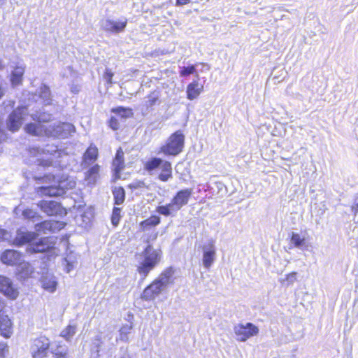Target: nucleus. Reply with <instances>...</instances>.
I'll return each instance as SVG.
<instances>
[{"label": "nucleus", "instance_id": "obj_36", "mask_svg": "<svg viewBox=\"0 0 358 358\" xmlns=\"http://www.w3.org/2000/svg\"><path fill=\"white\" fill-rule=\"evenodd\" d=\"M128 187L131 189H148V185L145 184L143 180H137L135 181L128 185Z\"/></svg>", "mask_w": 358, "mask_h": 358}, {"label": "nucleus", "instance_id": "obj_46", "mask_svg": "<svg viewBox=\"0 0 358 358\" xmlns=\"http://www.w3.org/2000/svg\"><path fill=\"white\" fill-rule=\"evenodd\" d=\"M50 224H51V222L50 221H45L43 223H41V224L45 225V226L50 225Z\"/></svg>", "mask_w": 358, "mask_h": 358}, {"label": "nucleus", "instance_id": "obj_45", "mask_svg": "<svg viewBox=\"0 0 358 358\" xmlns=\"http://www.w3.org/2000/svg\"><path fill=\"white\" fill-rule=\"evenodd\" d=\"M6 138V135L4 131L0 129V143L4 141Z\"/></svg>", "mask_w": 358, "mask_h": 358}, {"label": "nucleus", "instance_id": "obj_38", "mask_svg": "<svg viewBox=\"0 0 358 358\" xmlns=\"http://www.w3.org/2000/svg\"><path fill=\"white\" fill-rule=\"evenodd\" d=\"M8 352V345L6 343H0V358H6Z\"/></svg>", "mask_w": 358, "mask_h": 358}, {"label": "nucleus", "instance_id": "obj_23", "mask_svg": "<svg viewBox=\"0 0 358 358\" xmlns=\"http://www.w3.org/2000/svg\"><path fill=\"white\" fill-rule=\"evenodd\" d=\"M174 270L171 267L166 268L159 275L158 278L155 280L161 284L164 288L169 284H173L174 281L173 278Z\"/></svg>", "mask_w": 358, "mask_h": 358}, {"label": "nucleus", "instance_id": "obj_2", "mask_svg": "<svg viewBox=\"0 0 358 358\" xmlns=\"http://www.w3.org/2000/svg\"><path fill=\"white\" fill-rule=\"evenodd\" d=\"M162 251L155 250L151 245H148L143 251V260L136 267V271L145 279L149 273L160 262Z\"/></svg>", "mask_w": 358, "mask_h": 358}, {"label": "nucleus", "instance_id": "obj_12", "mask_svg": "<svg viewBox=\"0 0 358 358\" xmlns=\"http://www.w3.org/2000/svg\"><path fill=\"white\" fill-rule=\"evenodd\" d=\"M115 180L120 178L121 171L125 168L124 152L122 148L117 149L114 158L112 161Z\"/></svg>", "mask_w": 358, "mask_h": 358}, {"label": "nucleus", "instance_id": "obj_43", "mask_svg": "<svg viewBox=\"0 0 358 358\" xmlns=\"http://www.w3.org/2000/svg\"><path fill=\"white\" fill-rule=\"evenodd\" d=\"M55 358H66L67 357V352H56L54 353Z\"/></svg>", "mask_w": 358, "mask_h": 358}, {"label": "nucleus", "instance_id": "obj_3", "mask_svg": "<svg viewBox=\"0 0 358 358\" xmlns=\"http://www.w3.org/2000/svg\"><path fill=\"white\" fill-rule=\"evenodd\" d=\"M143 169L149 173H152L157 169L160 170L157 178L162 182H167L173 178L171 163L157 157L148 159L143 164Z\"/></svg>", "mask_w": 358, "mask_h": 358}, {"label": "nucleus", "instance_id": "obj_41", "mask_svg": "<svg viewBox=\"0 0 358 358\" xmlns=\"http://www.w3.org/2000/svg\"><path fill=\"white\" fill-rule=\"evenodd\" d=\"M52 164V160L50 159H40L38 160V164L39 166H42L44 167H48L50 166Z\"/></svg>", "mask_w": 358, "mask_h": 358}, {"label": "nucleus", "instance_id": "obj_48", "mask_svg": "<svg viewBox=\"0 0 358 358\" xmlns=\"http://www.w3.org/2000/svg\"><path fill=\"white\" fill-rule=\"evenodd\" d=\"M157 237V233H155L152 236V240H155Z\"/></svg>", "mask_w": 358, "mask_h": 358}, {"label": "nucleus", "instance_id": "obj_47", "mask_svg": "<svg viewBox=\"0 0 358 358\" xmlns=\"http://www.w3.org/2000/svg\"><path fill=\"white\" fill-rule=\"evenodd\" d=\"M3 90L1 87V86L0 85V99L3 96Z\"/></svg>", "mask_w": 358, "mask_h": 358}, {"label": "nucleus", "instance_id": "obj_34", "mask_svg": "<svg viewBox=\"0 0 358 358\" xmlns=\"http://www.w3.org/2000/svg\"><path fill=\"white\" fill-rule=\"evenodd\" d=\"M196 72L195 65H189L188 66L183 67L180 71V76H188L189 75L194 74Z\"/></svg>", "mask_w": 358, "mask_h": 358}, {"label": "nucleus", "instance_id": "obj_15", "mask_svg": "<svg viewBox=\"0 0 358 358\" xmlns=\"http://www.w3.org/2000/svg\"><path fill=\"white\" fill-rule=\"evenodd\" d=\"M22 254L14 250H6L1 255L2 263L9 266L16 265L20 263Z\"/></svg>", "mask_w": 358, "mask_h": 358}, {"label": "nucleus", "instance_id": "obj_5", "mask_svg": "<svg viewBox=\"0 0 358 358\" xmlns=\"http://www.w3.org/2000/svg\"><path fill=\"white\" fill-rule=\"evenodd\" d=\"M38 206L48 216H65L67 214V210L55 201L42 200Z\"/></svg>", "mask_w": 358, "mask_h": 358}, {"label": "nucleus", "instance_id": "obj_25", "mask_svg": "<svg viewBox=\"0 0 358 358\" xmlns=\"http://www.w3.org/2000/svg\"><path fill=\"white\" fill-rule=\"evenodd\" d=\"M161 222V218L158 215H152L148 218L141 221L139 224L142 231L148 230L152 227H155Z\"/></svg>", "mask_w": 358, "mask_h": 358}, {"label": "nucleus", "instance_id": "obj_16", "mask_svg": "<svg viewBox=\"0 0 358 358\" xmlns=\"http://www.w3.org/2000/svg\"><path fill=\"white\" fill-rule=\"evenodd\" d=\"M99 158L98 148L93 143H91L83 155V164L89 166L94 163Z\"/></svg>", "mask_w": 358, "mask_h": 358}, {"label": "nucleus", "instance_id": "obj_31", "mask_svg": "<svg viewBox=\"0 0 358 358\" xmlns=\"http://www.w3.org/2000/svg\"><path fill=\"white\" fill-rule=\"evenodd\" d=\"M121 208L119 207H114L113 208L110 220L113 226L117 227L121 218Z\"/></svg>", "mask_w": 358, "mask_h": 358}, {"label": "nucleus", "instance_id": "obj_42", "mask_svg": "<svg viewBox=\"0 0 358 358\" xmlns=\"http://www.w3.org/2000/svg\"><path fill=\"white\" fill-rule=\"evenodd\" d=\"M192 2V0H176V6H182L189 4Z\"/></svg>", "mask_w": 358, "mask_h": 358}, {"label": "nucleus", "instance_id": "obj_1", "mask_svg": "<svg viewBox=\"0 0 358 358\" xmlns=\"http://www.w3.org/2000/svg\"><path fill=\"white\" fill-rule=\"evenodd\" d=\"M35 180L43 184L41 187L36 188V193L41 196L56 197L64 195L66 190L60 186L61 180L57 176L49 173L41 177H36Z\"/></svg>", "mask_w": 358, "mask_h": 358}, {"label": "nucleus", "instance_id": "obj_14", "mask_svg": "<svg viewBox=\"0 0 358 358\" xmlns=\"http://www.w3.org/2000/svg\"><path fill=\"white\" fill-rule=\"evenodd\" d=\"M33 119L36 121V122L27 124L24 127V131L26 133L32 136H40L43 132L45 131L43 123L48 122L50 119L46 120L41 117H34Z\"/></svg>", "mask_w": 358, "mask_h": 358}, {"label": "nucleus", "instance_id": "obj_32", "mask_svg": "<svg viewBox=\"0 0 358 358\" xmlns=\"http://www.w3.org/2000/svg\"><path fill=\"white\" fill-rule=\"evenodd\" d=\"M290 240L294 245L296 248H301V246L304 245L306 243L305 238L301 237V236L297 233H292Z\"/></svg>", "mask_w": 358, "mask_h": 358}, {"label": "nucleus", "instance_id": "obj_13", "mask_svg": "<svg viewBox=\"0 0 358 358\" xmlns=\"http://www.w3.org/2000/svg\"><path fill=\"white\" fill-rule=\"evenodd\" d=\"M0 292L12 300L18 296V291L14 287L10 280L2 275H0Z\"/></svg>", "mask_w": 358, "mask_h": 358}, {"label": "nucleus", "instance_id": "obj_6", "mask_svg": "<svg viewBox=\"0 0 358 358\" xmlns=\"http://www.w3.org/2000/svg\"><path fill=\"white\" fill-rule=\"evenodd\" d=\"M234 333L238 341L245 342L250 338L257 336L259 334V328L250 322L245 324H239L234 327Z\"/></svg>", "mask_w": 358, "mask_h": 358}, {"label": "nucleus", "instance_id": "obj_28", "mask_svg": "<svg viewBox=\"0 0 358 358\" xmlns=\"http://www.w3.org/2000/svg\"><path fill=\"white\" fill-rule=\"evenodd\" d=\"M176 208H174V206L171 202L162 206H158L156 208V212L159 214L164 215L165 217H169L172 215L173 212H177Z\"/></svg>", "mask_w": 358, "mask_h": 358}, {"label": "nucleus", "instance_id": "obj_40", "mask_svg": "<svg viewBox=\"0 0 358 358\" xmlns=\"http://www.w3.org/2000/svg\"><path fill=\"white\" fill-rule=\"evenodd\" d=\"M24 267L27 269V272L23 275V277L28 278L33 273L34 270L29 263H25Z\"/></svg>", "mask_w": 358, "mask_h": 358}, {"label": "nucleus", "instance_id": "obj_22", "mask_svg": "<svg viewBox=\"0 0 358 358\" xmlns=\"http://www.w3.org/2000/svg\"><path fill=\"white\" fill-rule=\"evenodd\" d=\"M25 68L22 66H16L10 76V81L13 87L21 85L23 81Z\"/></svg>", "mask_w": 358, "mask_h": 358}, {"label": "nucleus", "instance_id": "obj_18", "mask_svg": "<svg viewBox=\"0 0 358 358\" xmlns=\"http://www.w3.org/2000/svg\"><path fill=\"white\" fill-rule=\"evenodd\" d=\"M216 251L213 244L210 243L205 248L203 253V264L206 268L209 269L215 259Z\"/></svg>", "mask_w": 358, "mask_h": 358}, {"label": "nucleus", "instance_id": "obj_7", "mask_svg": "<svg viewBox=\"0 0 358 358\" xmlns=\"http://www.w3.org/2000/svg\"><path fill=\"white\" fill-rule=\"evenodd\" d=\"M50 342L45 336H40L34 340L31 346V356L33 358H46Z\"/></svg>", "mask_w": 358, "mask_h": 358}, {"label": "nucleus", "instance_id": "obj_21", "mask_svg": "<svg viewBox=\"0 0 358 358\" xmlns=\"http://www.w3.org/2000/svg\"><path fill=\"white\" fill-rule=\"evenodd\" d=\"M101 166L98 164H94L85 173V180L88 183L94 185L99 178Z\"/></svg>", "mask_w": 358, "mask_h": 358}, {"label": "nucleus", "instance_id": "obj_11", "mask_svg": "<svg viewBox=\"0 0 358 358\" xmlns=\"http://www.w3.org/2000/svg\"><path fill=\"white\" fill-rule=\"evenodd\" d=\"M164 289L159 282L155 279L152 280L148 285L143 289L141 294V299L145 301L154 300Z\"/></svg>", "mask_w": 358, "mask_h": 358}, {"label": "nucleus", "instance_id": "obj_17", "mask_svg": "<svg viewBox=\"0 0 358 358\" xmlns=\"http://www.w3.org/2000/svg\"><path fill=\"white\" fill-rule=\"evenodd\" d=\"M13 334V324L8 315H0V334L5 338H9Z\"/></svg>", "mask_w": 358, "mask_h": 358}, {"label": "nucleus", "instance_id": "obj_8", "mask_svg": "<svg viewBox=\"0 0 358 358\" xmlns=\"http://www.w3.org/2000/svg\"><path fill=\"white\" fill-rule=\"evenodd\" d=\"M55 248V243L50 237H43L36 242L31 243L27 251L30 253H43Z\"/></svg>", "mask_w": 358, "mask_h": 358}, {"label": "nucleus", "instance_id": "obj_20", "mask_svg": "<svg viewBox=\"0 0 358 358\" xmlns=\"http://www.w3.org/2000/svg\"><path fill=\"white\" fill-rule=\"evenodd\" d=\"M203 90V85L199 84L197 80L189 83L187 87V98L189 100H194L199 97Z\"/></svg>", "mask_w": 358, "mask_h": 358}, {"label": "nucleus", "instance_id": "obj_4", "mask_svg": "<svg viewBox=\"0 0 358 358\" xmlns=\"http://www.w3.org/2000/svg\"><path fill=\"white\" fill-rule=\"evenodd\" d=\"M185 136L182 130H177L172 133L158 151L165 156L176 157L180 154L185 147Z\"/></svg>", "mask_w": 358, "mask_h": 358}, {"label": "nucleus", "instance_id": "obj_29", "mask_svg": "<svg viewBox=\"0 0 358 358\" xmlns=\"http://www.w3.org/2000/svg\"><path fill=\"white\" fill-rule=\"evenodd\" d=\"M41 285L44 289L50 292H53L56 289L57 282L51 278L43 277L41 279Z\"/></svg>", "mask_w": 358, "mask_h": 358}, {"label": "nucleus", "instance_id": "obj_35", "mask_svg": "<svg viewBox=\"0 0 358 358\" xmlns=\"http://www.w3.org/2000/svg\"><path fill=\"white\" fill-rule=\"evenodd\" d=\"M108 127L113 131H117L120 129V124L117 118L111 116L108 120Z\"/></svg>", "mask_w": 358, "mask_h": 358}, {"label": "nucleus", "instance_id": "obj_19", "mask_svg": "<svg viewBox=\"0 0 358 358\" xmlns=\"http://www.w3.org/2000/svg\"><path fill=\"white\" fill-rule=\"evenodd\" d=\"M106 27L105 30L110 33H120L122 32L128 23L127 19H124L122 21H114L112 20H106Z\"/></svg>", "mask_w": 358, "mask_h": 358}, {"label": "nucleus", "instance_id": "obj_9", "mask_svg": "<svg viewBox=\"0 0 358 358\" xmlns=\"http://www.w3.org/2000/svg\"><path fill=\"white\" fill-rule=\"evenodd\" d=\"M192 188H185L178 191L171 200L174 208L178 211L188 204L192 195Z\"/></svg>", "mask_w": 358, "mask_h": 358}, {"label": "nucleus", "instance_id": "obj_49", "mask_svg": "<svg viewBox=\"0 0 358 358\" xmlns=\"http://www.w3.org/2000/svg\"><path fill=\"white\" fill-rule=\"evenodd\" d=\"M14 103H15V102L13 101H12V106H14Z\"/></svg>", "mask_w": 358, "mask_h": 358}, {"label": "nucleus", "instance_id": "obj_24", "mask_svg": "<svg viewBox=\"0 0 358 358\" xmlns=\"http://www.w3.org/2000/svg\"><path fill=\"white\" fill-rule=\"evenodd\" d=\"M37 234L34 232H22L17 234L15 238V243L17 246H22L27 243H32Z\"/></svg>", "mask_w": 358, "mask_h": 358}, {"label": "nucleus", "instance_id": "obj_33", "mask_svg": "<svg viewBox=\"0 0 358 358\" xmlns=\"http://www.w3.org/2000/svg\"><path fill=\"white\" fill-rule=\"evenodd\" d=\"M75 333H76V326L68 325L62 331L61 336L66 339H69L71 336H73L75 334Z\"/></svg>", "mask_w": 358, "mask_h": 358}, {"label": "nucleus", "instance_id": "obj_26", "mask_svg": "<svg viewBox=\"0 0 358 358\" xmlns=\"http://www.w3.org/2000/svg\"><path fill=\"white\" fill-rule=\"evenodd\" d=\"M114 204L121 205L125 200V191L122 187H116L112 190Z\"/></svg>", "mask_w": 358, "mask_h": 358}, {"label": "nucleus", "instance_id": "obj_30", "mask_svg": "<svg viewBox=\"0 0 358 358\" xmlns=\"http://www.w3.org/2000/svg\"><path fill=\"white\" fill-rule=\"evenodd\" d=\"M145 106L147 108H152L159 102V96L155 92H152L147 96Z\"/></svg>", "mask_w": 358, "mask_h": 358}, {"label": "nucleus", "instance_id": "obj_44", "mask_svg": "<svg viewBox=\"0 0 358 358\" xmlns=\"http://www.w3.org/2000/svg\"><path fill=\"white\" fill-rule=\"evenodd\" d=\"M351 209L355 215H358V201L353 203L351 206Z\"/></svg>", "mask_w": 358, "mask_h": 358}, {"label": "nucleus", "instance_id": "obj_39", "mask_svg": "<svg viewBox=\"0 0 358 358\" xmlns=\"http://www.w3.org/2000/svg\"><path fill=\"white\" fill-rule=\"evenodd\" d=\"M296 272H291V273H288L287 275H286L285 280H287L289 284H292L296 281Z\"/></svg>", "mask_w": 358, "mask_h": 358}, {"label": "nucleus", "instance_id": "obj_10", "mask_svg": "<svg viewBox=\"0 0 358 358\" xmlns=\"http://www.w3.org/2000/svg\"><path fill=\"white\" fill-rule=\"evenodd\" d=\"M24 120L23 113L20 108L13 110L8 115L6 125L7 128L11 132L17 131Z\"/></svg>", "mask_w": 358, "mask_h": 358}, {"label": "nucleus", "instance_id": "obj_37", "mask_svg": "<svg viewBox=\"0 0 358 358\" xmlns=\"http://www.w3.org/2000/svg\"><path fill=\"white\" fill-rule=\"evenodd\" d=\"M114 73L110 69H106L103 72V78L106 80L107 84L111 85L113 83V77Z\"/></svg>", "mask_w": 358, "mask_h": 358}, {"label": "nucleus", "instance_id": "obj_27", "mask_svg": "<svg viewBox=\"0 0 358 358\" xmlns=\"http://www.w3.org/2000/svg\"><path fill=\"white\" fill-rule=\"evenodd\" d=\"M110 112L116 114L122 118H128L132 117L133 110L129 107L117 106L111 108Z\"/></svg>", "mask_w": 358, "mask_h": 358}]
</instances>
